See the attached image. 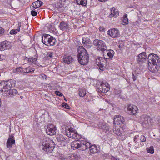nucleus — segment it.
Segmentation results:
<instances>
[{
    "label": "nucleus",
    "mask_w": 160,
    "mask_h": 160,
    "mask_svg": "<svg viewBox=\"0 0 160 160\" xmlns=\"http://www.w3.org/2000/svg\"><path fill=\"white\" fill-rule=\"evenodd\" d=\"M77 57L79 63L82 65H86L88 62L89 56L87 50L83 46H79L78 49Z\"/></svg>",
    "instance_id": "f257e3e1"
},
{
    "label": "nucleus",
    "mask_w": 160,
    "mask_h": 160,
    "mask_svg": "<svg viewBox=\"0 0 160 160\" xmlns=\"http://www.w3.org/2000/svg\"><path fill=\"white\" fill-rule=\"evenodd\" d=\"M159 59V57L156 54L151 53L148 55V62L152 64L153 66L152 67L153 69L152 70V72H156L158 70L160 63Z\"/></svg>",
    "instance_id": "f03ea898"
},
{
    "label": "nucleus",
    "mask_w": 160,
    "mask_h": 160,
    "mask_svg": "<svg viewBox=\"0 0 160 160\" xmlns=\"http://www.w3.org/2000/svg\"><path fill=\"white\" fill-rule=\"evenodd\" d=\"M54 142L47 138H44L42 141V148L47 153L51 152L54 149Z\"/></svg>",
    "instance_id": "7ed1b4c3"
},
{
    "label": "nucleus",
    "mask_w": 160,
    "mask_h": 160,
    "mask_svg": "<svg viewBox=\"0 0 160 160\" xmlns=\"http://www.w3.org/2000/svg\"><path fill=\"white\" fill-rule=\"evenodd\" d=\"M89 144L88 142L82 141L78 142L75 141L72 142L71 144V147L72 149H79L80 150L84 151L86 149V148L89 147Z\"/></svg>",
    "instance_id": "20e7f679"
},
{
    "label": "nucleus",
    "mask_w": 160,
    "mask_h": 160,
    "mask_svg": "<svg viewBox=\"0 0 160 160\" xmlns=\"http://www.w3.org/2000/svg\"><path fill=\"white\" fill-rule=\"evenodd\" d=\"M3 92L6 94L8 91L15 85V81L12 79H10L5 82H2Z\"/></svg>",
    "instance_id": "39448f33"
},
{
    "label": "nucleus",
    "mask_w": 160,
    "mask_h": 160,
    "mask_svg": "<svg viewBox=\"0 0 160 160\" xmlns=\"http://www.w3.org/2000/svg\"><path fill=\"white\" fill-rule=\"evenodd\" d=\"M93 44L97 47L98 50L103 52L106 50V45L105 42L102 40L95 39L93 41Z\"/></svg>",
    "instance_id": "423d86ee"
},
{
    "label": "nucleus",
    "mask_w": 160,
    "mask_h": 160,
    "mask_svg": "<svg viewBox=\"0 0 160 160\" xmlns=\"http://www.w3.org/2000/svg\"><path fill=\"white\" fill-rule=\"evenodd\" d=\"M113 131L114 133L119 137V139L121 140H123L126 138L125 132L121 128L115 126L113 128Z\"/></svg>",
    "instance_id": "0eeeda50"
},
{
    "label": "nucleus",
    "mask_w": 160,
    "mask_h": 160,
    "mask_svg": "<svg viewBox=\"0 0 160 160\" xmlns=\"http://www.w3.org/2000/svg\"><path fill=\"white\" fill-rule=\"evenodd\" d=\"M140 122L144 126L148 127L151 124V118L146 115H143L141 116Z\"/></svg>",
    "instance_id": "6e6552de"
},
{
    "label": "nucleus",
    "mask_w": 160,
    "mask_h": 160,
    "mask_svg": "<svg viewBox=\"0 0 160 160\" xmlns=\"http://www.w3.org/2000/svg\"><path fill=\"white\" fill-rule=\"evenodd\" d=\"M109 86L106 82H103L101 83L100 85L97 89V91L99 92H101L102 93L107 92L109 90Z\"/></svg>",
    "instance_id": "1a4fd4ad"
},
{
    "label": "nucleus",
    "mask_w": 160,
    "mask_h": 160,
    "mask_svg": "<svg viewBox=\"0 0 160 160\" xmlns=\"http://www.w3.org/2000/svg\"><path fill=\"white\" fill-rule=\"evenodd\" d=\"M116 117L114 118V123L115 124L119 125L121 128H123L125 125V122L123 117L119 115H117Z\"/></svg>",
    "instance_id": "9d476101"
},
{
    "label": "nucleus",
    "mask_w": 160,
    "mask_h": 160,
    "mask_svg": "<svg viewBox=\"0 0 160 160\" xmlns=\"http://www.w3.org/2000/svg\"><path fill=\"white\" fill-rule=\"evenodd\" d=\"M107 33L112 38H116L120 36V32L117 29L112 28L109 30Z\"/></svg>",
    "instance_id": "9b49d317"
},
{
    "label": "nucleus",
    "mask_w": 160,
    "mask_h": 160,
    "mask_svg": "<svg viewBox=\"0 0 160 160\" xmlns=\"http://www.w3.org/2000/svg\"><path fill=\"white\" fill-rule=\"evenodd\" d=\"M56 128L53 125L48 124L47 126L46 130L47 133L50 135H53L56 133Z\"/></svg>",
    "instance_id": "f8f14e48"
},
{
    "label": "nucleus",
    "mask_w": 160,
    "mask_h": 160,
    "mask_svg": "<svg viewBox=\"0 0 160 160\" xmlns=\"http://www.w3.org/2000/svg\"><path fill=\"white\" fill-rule=\"evenodd\" d=\"M138 108L136 106L129 105L128 106L127 110L131 115H134L138 113Z\"/></svg>",
    "instance_id": "ddd939ff"
},
{
    "label": "nucleus",
    "mask_w": 160,
    "mask_h": 160,
    "mask_svg": "<svg viewBox=\"0 0 160 160\" xmlns=\"http://www.w3.org/2000/svg\"><path fill=\"white\" fill-rule=\"evenodd\" d=\"M15 143V140L14 137L12 135H9V138L7 142V148H11L12 145Z\"/></svg>",
    "instance_id": "4468645a"
},
{
    "label": "nucleus",
    "mask_w": 160,
    "mask_h": 160,
    "mask_svg": "<svg viewBox=\"0 0 160 160\" xmlns=\"http://www.w3.org/2000/svg\"><path fill=\"white\" fill-rule=\"evenodd\" d=\"M82 41L84 46L86 48H90L92 46L91 41L88 38L85 37H84L82 38Z\"/></svg>",
    "instance_id": "2eb2a0df"
},
{
    "label": "nucleus",
    "mask_w": 160,
    "mask_h": 160,
    "mask_svg": "<svg viewBox=\"0 0 160 160\" xmlns=\"http://www.w3.org/2000/svg\"><path fill=\"white\" fill-rule=\"evenodd\" d=\"M146 53L142 52L139 54L137 57V61L138 62H142L146 61L147 58Z\"/></svg>",
    "instance_id": "dca6fc26"
},
{
    "label": "nucleus",
    "mask_w": 160,
    "mask_h": 160,
    "mask_svg": "<svg viewBox=\"0 0 160 160\" xmlns=\"http://www.w3.org/2000/svg\"><path fill=\"white\" fill-rule=\"evenodd\" d=\"M88 143L89 144V147H88L86 148V149L89 148L90 149V155H92V154H94L98 152L99 150L97 149V147L95 145H91V144L88 142Z\"/></svg>",
    "instance_id": "f3484780"
},
{
    "label": "nucleus",
    "mask_w": 160,
    "mask_h": 160,
    "mask_svg": "<svg viewBox=\"0 0 160 160\" xmlns=\"http://www.w3.org/2000/svg\"><path fill=\"white\" fill-rule=\"evenodd\" d=\"M74 60V59L71 56L68 55H65L63 58V62L68 64L71 63Z\"/></svg>",
    "instance_id": "a211bd4d"
},
{
    "label": "nucleus",
    "mask_w": 160,
    "mask_h": 160,
    "mask_svg": "<svg viewBox=\"0 0 160 160\" xmlns=\"http://www.w3.org/2000/svg\"><path fill=\"white\" fill-rule=\"evenodd\" d=\"M9 47L8 42L6 41L1 42L0 43V50L1 51L8 49Z\"/></svg>",
    "instance_id": "6ab92c4d"
},
{
    "label": "nucleus",
    "mask_w": 160,
    "mask_h": 160,
    "mask_svg": "<svg viewBox=\"0 0 160 160\" xmlns=\"http://www.w3.org/2000/svg\"><path fill=\"white\" fill-rule=\"evenodd\" d=\"M139 135H137L134 137L133 140L135 142V144L134 146H135L134 148L135 149H137L140 147V142L139 141Z\"/></svg>",
    "instance_id": "aec40b11"
},
{
    "label": "nucleus",
    "mask_w": 160,
    "mask_h": 160,
    "mask_svg": "<svg viewBox=\"0 0 160 160\" xmlns=\"http://www.w3.org/2000/svg\"><path fill=\"white\" fill-rule=\"evenodd\" d=\"M119 13V11H116L115 8L114 7H113L111 9V14L109 15V17L110 18L113 17L116 18L118 16Z\"/></svg>",
    "instance_id": "412c9836"
},
{
    "label": "nucleus",
    "mask_w": 160,
    "mask_h": 160,
    "mask_svg": "<svg viewBox=\"0 0 160 160\" xmlns=\"http://www.w3.org/2000/svg\"><path fill=\"white\" fill-rule=\"evenodd\" d=\"M68 26L67 22L64 21H62L60 23L59 27L61 30H64L68 28Z\"/></svg>",
    "instance_id": "4be33fe9"
},
{
    "label": "nucleus",
    "mask_w": 160,
    "mask_h": 160,
    "mask_svg": "<svg viewBox=\"0 0 160 160\" xmlns=\"http://www.w3.org/2000/svg\"><path fill=\"white\" fill-rule=\"evenodd\" d=\"M49 37L50 35L48 34H45L42 37V43L46 45H48Z\"/></svg>",
    "instance_id": "5701e85b"
},
{
    "label": "nucleus",
    "mask_w": 160,
    "mask_h": 160,
    "mask_svg": "<svg viewBox=\"0 0 160 160\" xmlns=\"http://www.w3.org/2000/svg\"><path fill=\"white\" fill-rule=\"evenodd\" d=\"M99 128L106 131V132L109 131L108 126L105 123H100L99 125Z\"/></svg>",
    "instance_id": "b1692460"
},
{
    "label": "nucleus",
    "mask_w": 160,
    "mask_h": 160,
    "mask_svg": "<svg viewBox=\"0 0 160 160\" xmlns=\"http://www.w3.org/2000/svg\"><path fill=\"white\" fill-rule=\"evenodd\" d=\"M107 62L106 59L102 57H99L96 59V63L97 65L99 64H106Z\"/></svg>",
    "instance_id": "393cba45"
},
{
    "label": "nucleus",
    "mask_w": 160,
    "mask_h": 160,
    "mask_svg": "<svg viewBox=\"0 0 160 160\" xmlns=\"http://www.w3.org/2000/svg\"><path fill=\"white\" fill-rule=\"evenodd\" d=\"M17 94L18 91L15 89H10L8 92H7V94L9 95L12 97H13Z\"/></svg>",
    "instance_id": "a878e982"
},
{
    "label": "nucleus",
    "mask_w": 160,
    "mask_h": 160,
    "mask_svg": "<svg viewBox=\"0 0 160 160\" xmlns=\"http://www.w3.org/2000/svg\"><path fill=\"white\" fill-rule=\"evenodd\" d=\"M42 2L38 0L37 1L35 2L32 4V6L35 9L40 7L42 5Z\"/></svg>",
    "instance_id": "bb28decb"
},
{
    "label": "nucleus",
    "mask_w": 160,
    "mask_h": 160,
    "mask_svg": "<svg viewBox=\"0 0 160 160\" xmlns=\"http://www.w3.org/2000/svg\"><path fill=\"white\" fill-rule=\"evenodd\" d=\"M79 95L82 97H84L86 94V91L85 89L79 88L78 89Z\"/></svg>",
    "instance_id": "cd10ccee"
},
{
    "label": "nucleus",
    "mask_w": 160,
    "mask_h": 160,
    "mask_svg": "<svg viewBox=\"0 0 160 160\" xmlns=\"http://www.w3.org/2000/svg\"><path fill=\"white\" fill-rule=\"evenodd\" d=\"M21 26V24L20 22H19L18 24V28L16 29H13L11 30L10 32V33L11 34H14L17 33L18 32H19L20 29V28Z\"/></svg>",
    "instance_id": "c85d7f7f"
},
{
    "label": "nucleus",
    "mask_w": 160,
    "mask_h": 160,
    "mask_svg": "<svg viewBox=\"0 0 160 160\" xmlns=\"http://www.w3.org/2000/svg\"><path fill=\"white\" fill-rule=\"evenodd\" d=\"M34 71L35 69L34 68H31L28 67L24 68L23 69V72L28 73L34 72Z\"/></svg>",
    "instance_id": "c756f323"
},
{
    "label": "nucleus",
    "mask_w": 160,
    "mask_h": 160,
    "mask_svg": "<svg viewBox=\"0 0 160 160\" xmlns=\"http://www.w3.org/2000/svg\"><path fill=\"white\" fill-rule=\"evenodd\" d=\"M48 40V44H49L50 45L53 46L55 43V39L51 36L50 35V37H49Z\"/></svg>",
    "instance_id": "7c9ffc66"
},
{
    "label": "nucleus",
    "mask_w": 160,
    "mask_h": 160,
    "mask_svg": "<svg viewBox=\"0 0 160 160\" xmlns=\"http://www.w3.org/2000/svg\"><path fill=\"white\" fill-rule=\"evenodd\" d=\"M106 52H107V54L108 56L110 58H112L113 55L114 54V52L113 50L110 49L109 50H106Z\"/></svg>",
    "instance_id": "2f4dec72"
},
{
    "label": "nucleus",
    "mask_w": 160,
    "mask_h": 160,
    "mask_svg": "<svg viewBox=\"0 0 160 160\" xmlns=\"http://www.w3.org/2000/svg\"><path fill=\"white\" fill-rule=\"evenodd\" d=\"M76 2L78 4L81 5L82 6H86L87 4V0H77Z\"/></svg>",
    "instance_id": "473e14b6"
},
{
    "label": "nucleus",
    "mask_w": 160,
    "mask_h": 160,
    "mask_svg": "<svg viewBox=\"0 0 160 160\" xmlns=\"http://www.w3.org/2000/svg\"><path fill=\"white\" fill-rule=\"evenodd\" d=\"M122 92L121 91L120 89H115L114 91V93L115 95L120 98H122Z\"/></svg>",
    "instance_id": "72a5a7b5"
},
{
    "label": "nucleus",
    "mask_w": 160,
    "mask_h": 160,
    "mask_svg": "<svg viewBox=\"0 0 160 160\" xmlns=\"http://www.w3.org/2000/svg\"><path fill=\"white\" fill-rule=\"evenodd\" d=\"M147 152L151 154H153L154 152V149L153 147V146H151L149 147H148L146 148Z\"/></svg>",
    "instance_id": "f704fd0d"
},
{
    "label": "nucleus",
    "mask_w": 160,
    "mask_h": 160,
    "mask_svg": "<svg viewBox=\"0 0 160 160\" xmlns=\"http://www.w3.org/2000/svg\"><path fill=\"white\" fill-rule=\"evenodd\" d=\"M123 22L125 24H127L128 23V19L127 18V14H125L123 17Z\"/></svg>",
    "instance_id": "c9c22d12"
},
{
    "label": "nucleus",
    "mask_w": 160,
    "mask_h": 160,
    "mask_svg": "<svg viewBox=\"0 0 160 160\" xmlns=\"http://www.w3.org/2000/svg\"><path fill=\"white\" fill-rule=\"evenodd\" d=\"M58 140L59 141H64L65 139L63 136L61 134L59 135L57 137Z\"/></svg>",
    "instance_id": "e433bc0d"
},
{
    "label": "nucleus",
    "mask_w": 160,
    "mask_h": 160,
    "mask_svg": "<svg viewBox=\"0 0 160 160\" xmlns=\"http://www.w3.org/2000/svg\"><path fill=\"white\" fill-rule=\"evenodd\" d=\"M66 0H58V3L60 4V5H59V7L61 8L66 3Z\"/></svg>",
    "instance_id": "4c0bfd02"
},
{
    "label": "nucleus",
    "mask_w": 160,
    "mask_h": 160,
    "mask_svg": "<svg viewBox=\"0 0 160 160\" xmlns=\"http://www.w3.org/2000/svg\"><path fill=\"white\" fill-rule=\"evenodd\" d=\"M72 138L74 139H78L79 138L78 137V136H79V135L78 134L77 132L75 131L73 132L72 134Z\"/></svg>",
    "instance_id": "58836bf2"
},
{
    "label": "nucleus",
    "mask_w": 160,
    "mask_h": 160,
    "mask_svg": "<svg viewBox=\"0 0 160 160\" xmlns=\"http://www.w3.org/2000/svg\"><path fill=\"white\" fill-rule=\"evenodd\" d=\"M54 53L52 52H47L46 56L48 58H53Z\"/></svg>",
    "instance_id": "ea45409f"
},
{
    "label": "nucleus",
    "mask_w": 160,
    "mask_h": 160,
    "mask_svg": "<svg viewBox=\"0 0 160 160\" xmlns=\"http://www.w3.org/2000/svg\"><path fill=\"white\" fill-rule=\"evenodd\" d=\"M139 139L141 142H145L146 140L145 137L144 135H141L139 136Z\"/></svg>",
    "instance_id": "a19ab883"
},
{
    "label": "nucleus",
    "mask_w": 160,
    "mask_h": 160,
    "mask_svg": "<svg viewBox=\"0 0 160 160\" xmlns=\"http://www.w3.org/2000/svg\"><path fill=\"white\" fill-rule=\"evenodd\" d=\"M23 68H24L21 67H18L16 68V72H23Z\"/></svg>",
    "instance_id": "79ce46f5"
},
{
    "label": "nucleus",
    "mask_w": 160,
    "mask_h": 160,
    "mask_svg": "<svg viewBox=\"0 0 160 160\" xmlns=\"http://www.w3.org/2000/svg\"><path fill=\"white\" fill-rule=\"evenodd\" d=\"M97 65L99 66L100 70H103L104 67H105L106 64H99Z\"/></svg>",
    "instance_id": "37998d69"
},
{
    "label": "nucleus",
    "mask_w": 160,
    "mask_h": 160,
    "mask_svg": "<svg viewBox=\"0 0 160 160\" xmlns=\"http://www.w3.org/2000/svg\"><path fill=\"white\" fill-rule=\"evenodd\" d=\"M62 106L68 109H69L70 107L66 103L64 102L62 104Z\"/></svg>",
    "instance_id": "c03bdc74"
},
{
    "label": "nucleus",
    "mask_w": 160,
    "mask_h": 160,
    "mask_svg": "<svg viewBox=\"0 0 160 160\" xmlns=\"http://www.w3.org/2000/svg\"><path fill=\"white\" fill-rule=\"evenodd\" d=\"M55 93L57 95L61 97L63 96V94L61 93L59 91H56Z\"/></svg>",
    "instance_id": "a18cd8bd"
},
{
    "label": "nucleus",
    "mask_w": 160,
    "mask_h": 160,
    "mask_svg": "<svg viewBox=\"0 0 160 160\" xmlns=\"http://www.w3.org/2000/svg\"><path fill=\"white\" fill-rule=\"evenodd\" d=\"M73 132H67V133H66V135L67 136L70 138H72V134L73 133Z\"/></svg>",
    "instance_id": "49530a36"
},
{
    "label": "nucleus",
    "mask_w": 160,
    "mask_h": 160,
    "mask_svg": "<svg viewBox=\"0 0 160 160\" xmlns=\"http://www.w3.org/2000/svg\"><path fill=\"white\" fill-rule=\"evenodd\" d=\"M31 13L32 15L33 16H36L37 15V12L35 11L32 10L31 11Z\"/></svg>",
    "instance_id": "de8ad7c7"
},
{
    "label": "nucleus",
    "mask_w": 160,
    "mask_h": 160,
    "mask_svg": "<svg viewBox=\"0 0 160 160\" xmlns=\"http://www.w3.org/2000/svg\"><path fill=\"white\" fill-rule=\"evenodd\" d=\"M4 32V30L2 27H0V35L3 34Z\"/></svg>",
    "instance_id": "09e8293b"
},
{
    "label": "nucleus",
    "mask_w": 160,
    "mask_h": 160,
    "mask_svg": "<svg viewBox=\"0 0 160 160\" xmlns=\"http://www.w3.org/2000/svg\"><path fill=\"white\" fill-rule=\"evenodd\" d=\"M40 76L43 79L44 78L45 79H46L47 76L45 74H44L43 73L41 74Z\"/></svg>",
    "instance_id": "8fccbe9b"
},
{
    "label": "nucleus",
    "mask_w": 160,
    "mask_h": 160,
    "mask_svg": "<svg viewBox=\"0 0 160 160\" xmlns=\"http://www.w3.org/2000/svg\"><path fill=\"white\" fill-rule=\"evenodd\" d=\"M2 88V82L0 83V92H3Z\"/></svg>",
    "instance_id": "3c124183"
},
{
    "label": "nucleus",
    "mask_w": 160,
    "mask_h": 160,
    "mask_svg": "<svg viewBox=\"0 0 160 160\" xmlns=\"http://www.w3.org/2000/svg\"><path fill=\"white\" fill-rule=\"evenodd\" d=\"M67 132H73L74 131H73V128H69L67 130Z\"/></svg>",
    "instance_id": "603ef678"
},
{
    "label": "nucleus",
    "mask_w": 160,
    "mask_h": 160,
    "mask_svg": "<svg viewBox=\"0 0 160 160\" xmlns=\"http://www.w3.org/2000/svg\"><path fill=\"white\" fill-rule=\"evenodd\" d=\"M133 77H132V79H133V80L134 81H135L136 80V79L137 78V77L136 76V75H134V74H133Z\"/></svg>",
    "instance_id": "864d4df0"
},
{
    "label": "nucleus",
    "mask_w": 160,
    "mask_h": 160,
    "mask_svg": "<svg viewBox=\"0 0 160 160\" xmlns=\"http://www.w3.org/2000/svg\"><path fill=\"white\" fill-rule=\"evenodd\" d=\"M158 125L159 127V129L160 130V121L158 122Z\"/></svg>",
    "instance_id": "5fc2aeb1"
},
{
    "label": "nucleus",
    "mask_w": 160,
    "mask_h": 160,
    "mask_svg": "<svg viewBox=\"0 0 160 160\" xmlns=\"http://www.w3.org/2000/svg\"><path fill=\"white\" fill-rule=\"evenodd\" d=\"M128 144L130 147H131V146L132 147V145L131 144H130V143H129Z\"/></svg>",
    "instance_id": "6e6d98bb"
},
{
    "label": "nucleus",
    "mask_w": 160,
    "mask_h": 160,
    "mask_svg": "<svg viewBox=\"0 0 160 160\" xmlns=\"http://www.w3.org/2000/svg\"><path fill=\"white\" fill-rule=\"evenodd\" d=\"M99 30H100V31H102V28H99Z\"/></svg>",
    "instance_id": "4d7b16f0"
},
{
    "label": "nucleus",
    "mask_w": 160,
    "mask_h": 160,
    "mask_svg": "<svg viewBox=\"0 0 160 160\" xmlns=\"http://www.w3.org/2000/svg\"><path fill=\"white\" fill-rule=\"evenodd\" d=\"M119 160L118 159H115V158H113V160Z\"/></svg>",
    "instance_id": "13d9d810"
},
{
    "label": "nucleus",
    "mask_w": 160,
    "mask_h": 160,
    "mask_svg": "<svg viewBox=\"0 0 160 160\" xmlns=\"http://www.w3.org/2000/svg\"><path fill=\"white\" fill-rule=\"evenodd\" d=\"M118 47L119 48H121V47L120 45H119Z\"/></svg>",
    "instance_id": "bf43d9fd"
},
{
    "label": "nucleus",
    "mask_w": 160,
    "mask_h": 160,
    "mask_svg": "<svg viewBox=\"0 0 160 160\" xmlns=\"http://www.w3.org/2000/svg\"><path fill=\"white\" fill-rule=\"evenodd\" d=\"M34 60L35 61H36L37 60L36 59V58H34Z\"/></svg>",
    "instance_id": "052dcab7"
},
{
    "label": "nucleus",
    "mask_w": 160,
    "mask_h": 160,
    "mask_svg": "<svg viewBox=\"0 0 160 160\" xmlns=\"http://www.w3.org/2000/svg\"><path fill=\"white\" fill-rule=\"evenodd\" d=\"M21 98L22 99V98H23V97L22 96H20Z\"/></svg>",
    "instance_id": "680f3d73"
},
{
    "label": "nucleus",
    "mask_w": 160,
    "mask_h": 160,
    "mask_svg": "<svg viewBox=\"0 0 160 160\" xmlns=\"http://www.w3.org/2000/svg\"><path fill=\"white\" fill-rule=\"evenodd\" d=\"M159 0V1H160V0Z\"/></svg>",
    "instance_id": "e2e57ef3"
}]
</instances>
